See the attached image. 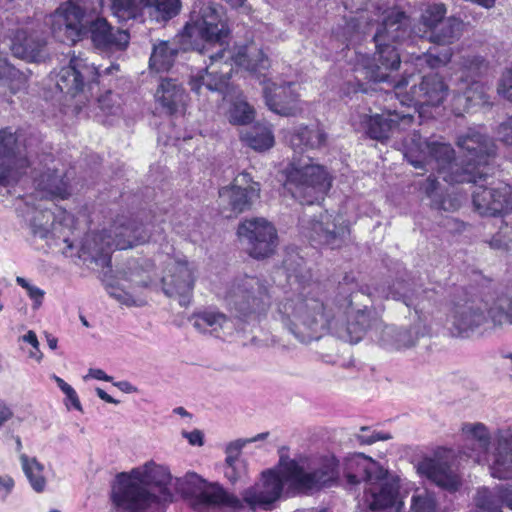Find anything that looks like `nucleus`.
I'll list each match as a JSON object with an SVG mask.
<instances>
[{
  "instance_id": "obj_1",
  "label": "nucleus",
  "mask_w": 512,
  "mask_h": 512,
  "mask_svg": "<svg viewBox=\"0 0 512 512\" xmlns=\"http://www.w3.org/2000/svg\"><path fill=\"white\" fill-rule=\"evenodd\" d=\"M410 36L408 18L404 12H392L378 27L373 37L376 52L373 58L355 51L353 64V80L348 79L341 88V97H351L357 92H367V82H386L392 87L387 97L396 98L402 106L414 107L438 106L447 96L448 87L437 73H429L422 77L418 85H413L409 92L403 88L409 84L408 78L395 80L391 73L397 71L401 59L394 44L405 41Z\"/></svg>"
},
{
  "instance_id": "obj_2",
  "label": "nucleus",
  "mask_w": 512,
  "mask_h": 512,
  "mask_svg": "<svg viewBox=\"0 0 512 512\" xmlns=\"http://www.w3.org/2000/svg\"><path fill=\"white\" fill-rule=\"evenodd\" d=\"M230 30L222 13L214 5H203L199 11L193 10L190 21L180 34L183 49L191 48L201 54L213 47L218 50L209 54V64L190 78L191 90L197 94L202 88L218 92L222 99L231 102L229 120L233 124L245 125L254 118V109L244 99L242 93L229 83L233 72L232 63L235 54L227 50Z\"/></svg>"
},
{
  "instance_id": "obj_3",
  "label": "nucleus",
  "mask_w": 512,
  "mask_h": 512,
  "mask_svg": "<svg viewBox=\"0 0 512 512\" xmlns=\"http://www.w3.org/2000/svg\"><path fill=\"white\" fill-rule=\"evenodd\" d=\"M352 297V294L345 297L337 304V312H334L320 283L299 281L277 304V316L283 326L302 343L319 339L328 329L337 330L341 316H346V335L341 337L356 344L372 328V323L367 308L354 310Z\"/></svg>"
},
{
  "instance_id": "obj_4",
  "label": "nucleus",
  "mask_w": 512,
  "mask_h": 512,
  "mask_svg": "<svg viewBox=\"0 0 512 512\" xmlns=\"http://www.w3.org/2000/svg\"><path fill=\"white\" fill-rule=\"evenodd\" d=\"M457 145L463 153L460 162L454 158L450 144L428 142L413 134L410 142L405 143L404 158L415 168L436 170L450 184L476 183L477 178L494 174V145L481 127L469 128L458 136Z\"/></svg>"
},
{
  "instance_id": "obj_5",
  "label": "nucleus",
  "mask_w": 512,
  "mask_h": 512,
  "mask_svg": "<svg viewBox=\"0 0 512 512\" xmlns=\"http://www.w3.org/2000/svg\"><path fill=\"white\" fill-rule=\"evenodd\" d=\"M285 460L280 458L279 473L263 471L260 480L242 492V499L218 482H209L196 473H187L176 479L175 487L195 512H209L216 508L236 511L243 509L244 503L253 511H271L282 496L284 484H287L282 471V461Z\"/></svg>"
},
{
  "instance_id": "obj_6",
  "label": "nucleus",
  "mask_w": 512,
  "mask_h": 512,
  "mask_svg": "<svg viewBox=\"0 0 512 512\" xmlns=\"http://www.w3.org/2000/svg\"><path fill=\"white\" fill-rule=\"evenodd\" d=\"M55 39L63 43H76L89 37L94 47L103 53L124 50L129 43L127 31L115 29L99 16L98 7L90 0L62 3L45 18Z\"/></svg>"
},
{
  "instance_id": "obj_7",
  "label": "nucleus",
  "mask_w": 512,
  "mask_h": 512,
  "mask_svg": "<svg viewBox=\"0 0 512 512\" xmlns=\"http://www.w3.org/2000/svg\"><path fill=\"white\" fill-rule=\"evenodd\" d=\"M20 182H31L41 199H65L70 195L68 182L63 173L58 172L54 161L31 167L23 130L5 127L0 129V185Z\"/></svg>"
},
{
  "instance_id": "obj_8",
  "label": "nucleus",
  "mask_w": 512,
  "mask_h": 512,
  "mask_svg": "<svg viewBox=\"0 0 512 512\" xmlns=\"http://www.w3.org/2000/svg\"><path fill=\"white\" fill-rule=\"evenodd\" d=\"M168 467L148 461L117 474L111 491L114 506L126 512H166L174 501Z\"/></svg>"
},
{
  "instance_id": "obj_9",
  "label": "nucleus",
  "mask_w": 512,
  "mask_h": 512,
  "mask_svg": "<svg viewBox=\"0 0 512 512\" xmlns=\"http://www.w3.org/2000/svg\"><path fill=\"white\" fill-rule=\"evenodd\" d=\"M285 141L294 151L286 174V186L302 204H313L329 191L331 179L325 169L312 163V157L297 158L304 152L321 147L326 134L317 126L299 125L285 132Z\"/></svg>"
},
{
  "instance_id": "obj_10",
  "label": "nucleus",
  "mask_w": 512,
  "mask_h": 512,
  "mask_svg": "<svg viewBox=\"0 0 512 512\" xmlns=\"http://www.w3.org/2000/svg\"><path fill=\"white\" fill-rule=\"evenodd\" d=\"M343 475L349 489L363 484L362 504L379 511L403 506L399 499V478L383 468L377 461L362 453L347 456L342 465Z\"/></svg>"
},
{
  "instance_id": "obj_11",
  "label": "nucleus",
  "mask_w": 512,
  "mask_h": 512,
  "mask_svg": "<svg viewBox=\"0 0 512 512\" xmlns=\"http://www.w3.org/2000/svg\"><path fill=\"white\" fill-rule=\"evenodd\" d=\"M149 239L146 226L121 215L113 221L110 229L88 233L81 243L79 257L84 260L90 259L101 266H108L113 250L128 249Z\"/></svg>"
},
{
  "instance_id": "obj_12",
  "label": "nucleus",
  "mask_w": 512,
  "mask_h": 512,
  "mask_svg": "<svg viewBox=\"0 0 512 512\" xmlns=\"http://www.w3.org/2000/svg\"><path fill=\"white\" fill-rule=\"evenodd\" d=\"M250 46H242L233 57V63L254 74L259 82L264 85L263 95L268 108L282 116H295L302 111L299 94L294 82L276 84L267 79L266 71L270 67L269 59L262 50L253 53Z\"/></svg>"
},
{
  "instance_id": "obj_13",
  "label": "nucleus",
  "mask_w": 512,
  "mask_h": 512,
  "mask_svg": "<svg viewBox=\"0 0 512 512\" xmlns=\"http://www.w3.org/2000/svg\"><path fill=\"white\" fill-rule=\"evenodd\" d=\"M282 471L287 483V497L310 495L337 486L341 477L340 462L332 454L314 458L307 469L295 459H286L282 461Z\"/></svg>"
},
{
  "instance_id": "obj_14",
  "label": "nucleus",
  "mask_w": 512,
  "mask_h": 512,
  "mask_svg": "<svg viewBox=\"0 0 512 512\" xmlns=\"http://www.w3.org/2000/svg\"><path fill=\"white\" fill-rule=\"evenodd\" d=\"M222 296L229 309L241 317L263 314L271 304L269 285L257 276L236 277Z\"/></svg>"
},
{
  "instance_id": "obj_15",
  "label": "nucleus",
  "mask_w": 512,
  "mask_h": 512,
  "mask_svg": "<svg viewBox=\"0 0 512 512\" xmlns=\"http://www.w3.org/2000/svg\"><path fill=\"white\" fill-rule=\"evenodd\" d=\"M488 62L479 55L462 56L460 76L453 96V112L460 116L471 108L485 104L487 95L485 86L475 78L487 71Z\"/></svg>"
},
{
  "instance_id": "obj_16",
  "label": "nucleus",
  "mask_w": 512,
  "mask_h": 512,
  "mask_svg": "<svg viewBox=\"0 0 512 512\" xmlns=\"http://www.w3.org/2000/svg\"><path fill=\"white\" fill-rule=\"evenodd\" d=\"M118 64H111L100 71L94 63L89 62L88 58L82 55H72L67 66L62 67L55 75L56 87L63 93L71 96L77 95L87 87L93 94L94 85L102 73L110 74L113 70H118Z\"/></svg>"
},
{
  "instance_id": "obj_17",
  "label": "nucleus",
  "mask_w": 512,
  "mask_h": 512,
  "mask_svg": "<svg viewBox=\"0 0 512 512\" xmlns=\"http://www.w3.org/2000/svg\"><path fill=\"white\" fill-rule=\"evenodd\" d=\"M237 234L246 252L255 259L271 256L278 245L276 228L264 218L242 221L238 226Z\"/></svg>"
},
{
  "instance_id": "obj_18",
  "label": "nucleus",
  "mask_w": 512,
  "mask_h": 512,
  "mask_svg": "<svg viewBox=\"0 0 512 512\" xmlns=\"http://www.w3.org/2000/svg\"><path fill=\"white\" fill-rule=\"evenodd\" d=\"M301 227L306 237L312 241L330 247L340 248L350 234L349 226L342 216H333L328 211L316 218L301 220Z\"/></svg>"
},
{
  "instance_id": "obj_19",
  "label": "nucleus",
  "mask_w": 512,
  "mask_h": 512,
  "mask_svg": "<svg viewBox=\"0 0 512 512\" xmlns=\"http://www.w3.org/2000/svg\"><path fill=\"white\" fill-rule=\"evenodd\" d=\"M351 122L354 126L359 124L360 128H362L371 139L383 142L390 138L395 132L406 130L413 122V115L386 109L384 113L375 114L373 116L367 114L357 117L352 116Z\"/></svg>"
},
{
  "instance_id": "obj_20",
  "label": "nucleus",
  "mask_w": 512,
  "mask_h": 512,
  "mask_svg": "<svg viewBox=\"0 0 512 512\" xmlns=\"http://www.w3.org/2000/svg\"><path fill=\"white\" fill-rule=\"evenodd\" d=\"M486 177L477 178V181ZM475 184L472 194L473 205L481 215L496 216L508 214L512 211V186L504 182H497L491 187Z\"/></svg>"
},
{
  "instance_id": "obj_21",
  "label": "nucleus",
  "mask_w": 512,
  "mask_h": 512,
  "mask_svg": "<svg viewBox=\"0 0 512 512\" xmlns=\"http://www.w3.org/2000/svg\"><path fill=\"white\" fill-rule=\"evenodd\" d=\"M487 463L492 477L512 479V431L498 429L493 433L492 447L483 463Z\"/></svg>"
},
{
  "instance_id": "obj_22",
  "label": "nucleus",
  "mask_w": 512,
  "mask_h": 512,
  "mask_svg": "<svg viewBox=\"0 0 512 512\" xmlns=\"http://www.w3.org/2000/svg\"><path fill=\"white\" fill-rule=\"evenodd\" d=\"M168 267V273L162 277L163 291L169 297L179 296L180 304L186 305L194 287V266L179 259Z\"/></svg>"
},
{
  "instance_id": "obj_23",
  "label": "nucleus",
  "mask_w": 512,
  "mask_h": 512,
  "mask_svg": "<svg viewBox=\"0 0 512 512\" xmlns=\"http://www.w3.org/2000/svg\"><path fill=\"white\" fill-rule=\"evenodd\" d=\"M453 336L469 337L486 321L485 311L475 308L470 299H454L451 313L447 318Z\"/></svg>"
},
{
  "instance_id": "obj_24",
  "label": "nucleus",
  "mask_w": 512,
  "mask_h": 512,
  "mask_svg": "<svg viewBox=\"0 0 512 512\" xmlns=\"http://www.w3.org/2000/svg\"><path fill=\"white\" fill-rule=\"evenodd\" d=\"M235 183L219 190V197L223 203L227 202L235 214L251 209L252 204L260 196V186L252 182L250 174L242 173L235 178Z\"/></svg>"
},
{
  "instance_id": "obj_25",
  "label": "nucleus",
  "mask_w": 512,
  "mask_h": 512,
  "mask_svg": "<svg viewBox=\"0 0 512 512\" xmlns=\"http://www.w3.org/2000/svg\"><path fill=\"white\" fill-rule=\"evenodd\" d=\"M147 7H155L164 19L178 14L180 0H111V10L119 21H128L141 17Z\"/></svg>"
},
{
  "instance_id": "obj_26",
  "label": "nucleus",
  "mask_w": 512,
  "mask_h": 512,
  "mask_svg": "<svg viewBox=\"0 0 512 512\" xmlns=\"http://www.w3.org/2000/svg\"><path fill=\"white\" fill-rule=\"evenodd\" d=\"M461 430L465 442L463 453L478 464L483 463L492 447L493 435L483 423H465Z\"/></svg>"
},
{
  "instance_id": "obj_27",
  "label": "nucleus",
  "mask_w": 512,
  "mask_h": 512,
  "mask_svg": "<svg viewBox=\"0 0 512 512\" xmlns=\"http://www.w3.org/2000/svg\"><path fill=\"white\" fill-rule=\"evenodd\" d=\"M418 471L447 491L455 492L461 486L459 475L445 459L425 458L418 464Z\"/></svg>"
},
{
  "instance_id": "obj_28",
  "label": "nucleus",
  "mask_w": 512,
  "mask_h": 512,
  "mask_svg": "<svg viewBox=\"0 0 512 512\" xmlns=\"http://www.w3.org/2000/svg\"><path fill=\"white\" fill-rule=\"evenodd\" d=\"M192 321L197 331L215 338H224L234 329L232 320L224 313L214 309H205L194 313Z\"/></svg>"
},
{
  "instance_id": "obj_29",
  "label": "nucleus",
  "mask_w": 512,
  "mask_h": 512,
  "mask_svg": "<svg viewBox=\"0 0 512 512\" xmlns=\"http://www.w3.org/2000/svg\"><path fill=\"white\" fill-rule=\"evenodd\" d=\"M34 215L30 219V224L34 235L40 238H48L54 234L58 225L65 223L66 226L73 224V217L70 213L64 211L59 222L56 221L55 213L47 206L38 205L34 207Z\"/></svg>"
},
{
  "instance_id": "obj_30",
  "label": "nucleus",
  "mask_w": 512,
  "mask_h": 512,
  "mask_svg": "<svg viewBox=\"0 0 512 512\" xmlns=\"http://www.w3.org/2000/svg\"><path fill=\"white\" fill-rule=\"evenodd\" d=\"M475 502L485 512H501L503 507L512 510V485H498L492 490L482 487L477 491Z\"/></svg>"
},
{
  "instance_id": "obj_31",
  "label": "nucleus",
  "mask_w": 512,
  "mask_h": 512,
  "mask_svg": "<svg viewBox=\"0 0 512 512\" xmlns=\"http://www.w3.org/2000/svg\"><path fill=\"white\" fill-rule=\"evenodd\" d=\"M420 191L430 199L432 208L453 212L461 206V197L457 194L444 192L436 178L430 175L420 184Z\"/></svg>"
},
{
  "instance_id": "obj_32",
  "label": "nucleus",
  "mask_w": 512,
  "mask_h": 512,
  "mask_svg": "<svg viewBox=\"0 0 512 512\" xmlns=\"http://www.w3.org/2000/svg\"><path fill=\"white\" fill-rule=\"evenodd\" d=\"M155 98L168 114L173 115L183 111L186 96L176 80L162 79Z\"/></svg>"
},
{
  "instance_id": "obj_33",
  "label": "nucleus",
  "mask_w": 512,
  "mask_h": 512,
  "mask_svg": "<svg viewBox=\"0 0 512 512\" xmlns=\"http://www.w3.org/2000/svg\"><path fill=\"white\" fill-rule=\"evenodd\" d=\"M418 339V333L412 329L385 327L379 339V344L389 351H404L414 347Z\"/></svg>"
},
{
  "instance_id": "obj_34",
  "label": "nucleus",
  "mask_w": 512,
  "mask_h": 512,
  "mask_svg": "<svg viewBox=\"0 0 512 512\" xmlns=\"http://www.w3.org/2000/svg\"><path fill=\"white\" fill-rule=\"evenodd\" d=\"M429 293L428 290L408 289L407 283L397 282L389 288L385 297L402 301L407 307H413L418 314L426 308L424 298L428 299Z\"/></svg>"
},
{
  "instance_id": "obj_35",
  "label": "nucleus",
  "mask_w": 512,
  "mask_h": 512,
  "mask_svg": "<svg viewBox=\"0 0 512 512\" xmlns=\"http://www.w3.org/2000/svg\"><path fill=\"white\" fill-rule=\"evenodd\" d=\"M21 468L36 493H42L46 489L47 480L44 475L45 467L36 457H30L24 453L20 454Z\"/></svg>"
},
{
  "instance_id": "obj_36",
  "label": "nucleus",
  "mask_w": 512,
  "mask_h": 512,
  "mask_svg": "<svg viewBox=\"0 0 512 512\" xmlns=\"http://www.w3.org/2000/svg\"><path fill=\"white\" fill-rule=\"evenodd\" d=\"M461 27L462 21L460 19L448 17L430 31L425 38L433 43L448 45L459 38Z\"/></svg>"
},
{
  "instance_id": "obj_37",
  "label": "nucleus",
  "mask_w": 512,
  "mask_h": 512,
  "mask_svg": "<svg viewBox=\"0 0 512 512\" xmlns=\"http://www.w3.org/2000/svg\"><path fill=\"white\" fill-rule=\"evenodd\" d=\"M178 47L166 41L154 45L149 60V66L157 72L169 70L177 56Z\"/></svg>"
},
{
  "instance_id": "obj_38",
  "label": "nucleus",
  "mask_w": 512,
  "mask_h": 512,
  "mask_svg": "<svg viewBox=\"0 0 512 512\" xmlns=\"http://www.w3.org/2000/svg\"><path fill=\"white\" fill-rule=\"evenodd\" d=\"M242 141L255 151L263 152L274 145V135L270 127L255 125L242 134Z\"/></svg>"
},
{
  "instance_id": "obj_39",
  "label": "nucleus",
  "mask_w": 512,
  "mask_h": 512,
  "mask_svg": "<svg viewBox=\"0 0 512 512\" xmlns=\"http://www.w3.org/2000/svg\"><path fill=\"white\" fill-rule=\"evenodd\" d=\"M489 312L494 322L505 319L512 324V284L498 294Z\"/></svg>"
},
{
  "instance_id": "obj_40",
  "label": "nucleus",
  "mask_w": 512,
  "mask_h": 512,
  "mask_svg": "<svg viewBox=\"0 0 512 512\" xmlns=\"http://www.w3.org/2000/svg\"><path fill=\"white\" fill-rule=\"evenodd\" d=\"M447 14V8L443 3L428 4L422 11L420 25L423 27L421 37H425L437 25H439Z\"/></svg>"
},
{
  "instance_id": "obj_41",
  "label": "nucleus",
  "mask_w": 512,
  "mask_h": 512,
  "mask_svg": "<svg viewBox=\"0 0 512 512\" xmlns=\"http://www.w3.org/2000/svg\"><path fill=\"white\" fill-rule=\"evenodd\" d=\"M247 463L241 457L226 456L224 476L231 483L244 480L247 477Z\"/></svg>"
},
{
  "instance_id": "obj_42",
  "label": "nucleus",
  "mask_w": 512,
  "mask_h": 512,
  "mask_svg": "<svg viewBox=\"0 0 512 512\" xmlns=\"http://www.w3.org/2000/svg\"><path fill=\"white\" fill-rule=\"evenodd\" d=\"M410 512H437V501L428 490H416L411 498Z\"/></svg>"
},
{
  "instance_id": "obj_43",
  "label": "nucleus",
  "mask_w": 512,
  "mask_h": 512,
  "mask_svg": "<svg viewBox=\"0 0 512 512\" xmlns=\"http://www.w3.org/2000/svg\"><path fill=\"white\" fill-rule=\"evenodd\" d=\"M360 28L361 23L359 19L353 17L345 22V26L341 31H337L336 35L344 42H347V46L354 45L361 40L362 36L365 34V32L361 31Z\"/></svg>"
},
{
  "instance_id": "obj_44",
  "label": "nucleus",
  "mask_w": 512,
  "mask_h": 512,
  "mask_svg": "<svg viewBox=\"0 0 512 512\" xmlns=\"http://www.w3.org/2000/svg\"><path fill=\"white\" fill-rule=\"evenodd\" d=\"M487 243L493 250L510 251L512 249V227L507 225L502 227Z\"/></svg>"
},
{
  "instance_id": "obj_45",
  "label": "nucleus",
  "mask_w": 512,
  "mask_h": 512,
  "mask_svg": "<svg viewBox=\"0 0 512 512\" xmlns=\"http://www.w3.org/2000/svg\"><path fill=\"white\" fill-rule=\"evenodd\" d=\"M451 57L452 54L449 51H446L441 55H435L428 51L418 55L415 58V66L422 68L424 65H426L427 67L434 69L450 62Z\"/></svg>"
},
{
  "instance_id": "obj_46",
  "label": "nucleus",
  "mask_w": 512,
  "mask_h": 512,
  "mask_svg": "<svg viewBox=\"0 0 512 512\" xmlns=\"http://www.w3.org/2000/svg\"><path fill=\"white\" fill-rule=\"evenodd\" d=\"M16 283L26 290L27 295L33 302V309H39L43 304L45 291L35 285H32L28 280L20 276L16 277Z\"/></svg>"
},
{
  "instance_id": "obj_47",
  "label": "nucleus",
  "mask_w": 512,
  "mask_h": 512,
  "mask_svg": "<svg viewBox=\"0 0 512 512\" xmlns=\"http://www.w3.org/2000/svg\"><path fill=\"white\" fill-rule=\"evenodd\" d=\"M268 435V432H263L257 434L255 437L252 438L237 439L235 441H232L226 447V454L227 456L240 457L241 450L246 444L264 440L268 437Z\"/></svg>"
},
{
  "instance_id": "obj_48",
  "label": "nucleus",
  "mask_w": 512,
  "mask_h": 512,
  "mask_svg": "<svg viewBox=\"0 0 512 512\" xmlns=\"http://www.w3.org/2000/svg\"><path fill=\"white\" fill-rule=\"evenodd\" d=\"M390 433L381 431H371L368 427H361L357 439L361 444L371 445L377 441H386L391 439Z\"/></svg>"
},
{
  "instance_id": "obj_49",
  "label": "nucleus",
  "mask_w": 512,
  "mask_h": 512,
  "mask_svg": "<svg viewBox=\"0 0 512 512\" xmlns=\"http://www.w3.org/2000/svg\"><path fill=\"white\" fill-rule=\"evenodd\" d=\"M52 378L56 382L59 389L66 395L67 399L71 402L72 407L78 411H81L82 406L74 388L68 383H66L62 378L56 375H53Z\"/></svg>"
},
{
  "instance_id": "obj_50",
  "label": "nucleus",
  "mask_w": 512,
  "mask_h": 512,
  "mask_svg": "<svg viewBox=\"0 0 512 512\" xmlns=\"http://www.w3.org/2000/svg\"><path fill=\"white\" fill-rule=\"evenodd\" d=\"M497 90L505 100L512 103V66L503 72Z\"/></svg>"
},
{
  "instance_id": "obj_51",
  "label": "nucleus",
  "mask_w": 512,
  "mask_h": 512,
  "mask_svg": "<svg viewBox=\"0 0 512 512\" xmlns=\"http://www.w3.org/2000/svg\"><path fill=\"white\" fill-rule=\"evenodd\" d=\"M497 136L504 145L512 147V115L498 126Z\"/></svg>"
},
{
  "instance_id": "obj_52",
  "label": "nucleus",
  "mask_w": 512,
  "mask_h": 512,
  "mask_svg": "<svg viewBox=\"0 0 512 512\" xmlns=\"http://www.w3.org/2000/svg\"><path fill=\"white\" fill-rule=\"evenodd\" d=\"M107 292L112 298L116 299L121 304L126 306H132L135 304V300L132 294L118 286L111 285L107 287Z\"/></svg>"
},
{
  "instance_id": "obj_53",
  "label": "nucleus",
  "mask_w": 512,
  "mask_h": 512,
  "mask_svg": "<svg viewBox=\"0 0 512 512\" xmlns=\"http://www.w3.org/2000/svg\"><path fill=\"white\" fill-rule=\"evenodd\" d=\"M15 480L9 474H0V501L4 502L12 494Z\"/></svg>"
},
{
  "instance_id": "obj_54",
  "label": "nucleus",
  "mask_w": 512,
  "mask_h": 512,
  "mask_svg": "<svg viewBox=\"0 0 512 512\" xmlns=\"http://www.w3.org/2000/svg\"><path fill=\"white\" fill-rule=\"evenodd\" d=\"M182 434L191 445L201 446L203 444V434L199 430H193L191 432L184 431Z\"/></svg>"
},
{
  "instance_id": "obj_55",
  "label": "nucleus",
  "mask_w": 512,
  "mask_h": 512,
  "mask_svg": "<svg viewBox=\"0 0 512 512\" xmlns=\"http://www.w3.org/2000/svg\"><path fill=\"white\" fill-rule=\"evenodd\" d=\"M13 417V411L5 401L0 400V428Z\"/></svg>"
},
{
  "instance_id": "obj_56",
  "label": "nucleus",
  "mask_w": 512,
  "mask_h": 512,
  "mask_svg": "<svg viewBox=\"0 0 512 512\" xmlns=\"http://www.w3.org/2000/svg\"><path fill=\"white\" fill-rule=\"evenodd\" d=\"M112 95H113V94L109 91V92H107V93H106V95H104V96H102V97H100V98L98 99V102H99V106H100V108H101L103 111H105V112H107V113H111V114H112V113H114V111H113V107H112V106H110V104H109V101H110V99H111Z\"/></svg>"
},
{
  "instance_id": "obj_57",
  "label": "nucleus",
  "mask_w": 512,
  "mask_h": 512,
  "mask_svg": "<svg viewBox=\"0 0 512 512\" xmlns=\"http://www.w3.org/2000/svg\"><path fill=\"white\" fill-rule=\"evenodd\" d=\"M23 341L29 343L37 352H39V341L34 331H28L23 337Z\"/></svg>"
},
{
  "instance_id": "obj_58",
  "label": "nucleus",
  "mask_w": 512,
  "mask_h": 512,
  "mask_svg": "<svg viewBox=\"0 0 512 512\" xmlns=\"http://www.w3.org/2000/svg\"><path fill=\"white\" fill-rule=\"evenodd\" d=\"M88 376L97 380H103V381H110L111 377L108 376L103 370L101 369H90Z\"/></svg>"
},
{
  "instance_id": "obj_59",
  "label": "nucleus",
  "mask_w": 512,
  "mask_h": 512,
  "mask_svg": "<svg viewBox=\"0 0 512 512\" xmlns=\"http://www.w3.org/2000/svg\"><path fill=\"white\" fill-rule=\"evenodd\" d=\"M96 394L98 395V397L100 399H102L103 401L107 402V403H113V404H118L119 401L114 399L113 397H111L109 394H107L103 389L101 388H96Z\"/></svg>"
},
{
  "instance_id": "obj_60",
  "label": "nucleus",
  "mask_w": 512,
  "mask_h": 512,
  "mask_svg": "<svg viewBox=\"0 0 512 512\" xmlns=\"http://www.w3.org/2000/svg\"><path fill=\"white\" fill-rule=\"evenodd\" d=\"M47 343L50 349L55 350L57 348L58 340L55 337L49 336L47 338Z\"/></svg>"
},
{
  "instance_id": "obj_61",
  "label": "nucleus",
  "mask_w": 512,
  "mask_h": 512,
  "mask_svg": "<svg viewBox=\"0 0 512 512\" xmlns=\"http://www.w3.org/2000/svg\"><path fill=\"white\" fill-rule=\"evenodd\" d=\"M173 412L175 414H178L180 416H189V413L187 412V410L183 407H176Z\"/></svg>"
},
{
  "instance_id": "obj_62",
  "label": "nucleus",
  "mask_w": 512,
  "mask_h": 512,
  "mask_svg": "<svg viewBox=\"0 0 512 512\" xmlns=\"http://www.w3.org/2000/svg\"><path fill=\"white\" fill-rule=\"evenodd\" d=\"M79 319L85 327H90V324L84 315H80Z\"/></svg>"
},
{
  "instance_id": "obj_63",
  "label": "nucleus",
  "mask_w": 512,
  "mask_h": 512,
  "mask_svg": "<svg viewBox=\"0 0 512 512\" xmlns=\"http://www.w3.org/2000/svg\"><path fill=\"white\" fill-rule=\"evenodd\" d=\"M63 241L67 244V248L68 249H73L74 245L73 243L69 240L68 237H64Z\"/></svg>"
},
{
  "instance_id": "obj_64",
  "label": "nucleus",
  "mask_w": 512,
  "mask_h": 512,
  "mask_svg": "<svg viewBox=\"0 0 512 512\" xmlns=\"http://www.w3.org/2000/svg\"><path fill=\"white\" fill-rule=\"evenodd\" d=\"M295 512H326L324 509L321 510H296Z\"/></svg>"
}]
</instances>
